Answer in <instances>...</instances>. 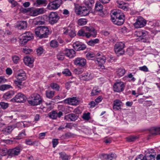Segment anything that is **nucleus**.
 Returning <instances> with one entry per match:
<instances>
[{"label": "nucleus", "instance_id": "f257e3e1", "mask_svg": "<svg viewBox=\"0 0 160 160\" xmlns=\"http://www.w3.org/2000/svg\"><path fill=\"white\" fill-rule=\"evenodd\" d=\"M35 32L36 35L41 38L48 37L50 32L48 28L45 26L38 27L35 28Z\"/></svg>", "mask_w": 160, "mask_h": 160}, {"label": "nucleus", "instance_id": "f03ea898", "mask_svg": "<svg viewBox=\"0 0 160 160\" xmlns=\"http://www.w3.org/2000/svg\"><path fill=\"white\" fill-rule=\"evenodd\" d=\"M28 101L31 105L35 106L41 104L42 101L39 94L35 93L31 95L28 98Z\"/></svg>", "mask_w": 160, "mask_h": 160}, {"label": "nucleus", "instance_id": "7ed1b4c3", "mask_svg": "<svg viewBox=\"0 0 160 160\" xmlns=\"http://www.w3.org/2000/svg\"><path fill=\"white\" fill-rule=\"evenodd\" d=\"M75 12L76 14L82 16L88 15L89 13V10L84 6H76L75 8Z\"/></svg>", "mask_w": 160, "mask_h": 160}, {"label": "nucleus", "instance_id": "20e7f679", "mask_svg": "<svg viewBox=\"0 0 160 160\" xmlns=\"http://www.w3.org/2000/svg\"><path fill=\"white\" fill-rule=\"evenodd\" d=\"M33 37L30 32H26L19 38V42L21 45H24L27 42L33 39Z\"/></svg>", "mask_w": 160, "mask_h": 160}, {"label": "nucleus", "instance_id": "39448f33", "mask_svg": "<svg viewBox=\"0 0 160 160\" xmlns=\"http://www.w3.org/2000/svg\"><path fill=\"white\" fill-rule=\"evenodd\" d=\"M125 47V44L122 42H117L114 47L115 53L119 55H122L124 53L123 48Z\"/></svg>", "mask_w": 160, "mask_h": 160}, {"label": "nucleus", "instance_id": "423d86ee", "mask_svg": "<svg viewBox=\"0 0 160 160\" xmlns=\"http://www.w3.org/2000/svg\"><path fill=\"white\" fill-rule=\"evenodd\" d=\"M61 4V0H54L49 3L47 8L50 10H55L60 7Z\"/></svg>", "mask_w": 160, "mask_h": 160}, {"label": "nucleus", "instance_id": "0eeeda50", "mask_svg": "<svg viewBox=\"0 0 160 160\" xmlns=\"http://www.w3.org/2000/svg\"><path fill=\"white\" fill-rule=\"evenodd\" d=\"M60 17L56 12H51L48 15V21L52 25L57 23Z\"/></svg>", "mask_w": 160, "mask_h": 160}, {"label": "nucleus", "instance_id": "6e6552de", "mask_svg": "<svg viewBox=\"0 0 160 160\" xmlns=\"http://www.w3.org/2000/svg\"><path fill=\"white\" fill-rule=\"evenodd\" d=\"M87 31L86 38H89L90 37L95 38L97 34V32L95 29L92 27L86 26L84 27Z\"/></svg>", "mask_w": 160, "mask_h": 160}, {"label": "nucleus", "instance_id": "1a4fd4ad", "mask_svg": "<svg viewBox=\"0 0 160 160\" xmlns=\"http://www.w3.org/2000/svg\"><path fill=\"white\" fill-rule=\"evenodd\" d=\"M26 99V97L23 94L19 93L16 95L11 101L14 102L21 103L25 102Z\"/></svg>", "mask_w": 160, "mask_h": 160}, {"label": "nucleus", "instance_id": "9d476101", "mask_svg": "<svg viewBox=\"0 0 160 160\" xmlns=\"http://www.w3.org/2000/svg\"><path fill=\"white\" fill-rule=\"evenodd\" d=\"M146 24V21L142 17L139 16L137 18L134 26L136 28H139L144 27Z\"/></svg>", "mask_w": 160, "mask_h": 160}, {"label": "nucleus", "instance_id": "9b49d317", "mask_svg": "<svg viewBox=\"0 0 160 160\" xmlns=\"http://www.w3.org/2000/svg\"><path fill=\"white\" fill-rule=\"evenodd\" d=\"M124 87L125 85L123 82L120 81L116 82L113 85V90L116 92H121L124 90Z\"/></svg>", "mask_w": 160, "mask_h": 160}, {"label": "nucleus", "instance_id": "f8f14e48", "mask_svg": "<svg viewBox=\"0 0 160 160\" xmlns=\"http://www.w3.org/2000/svg\"><path fill=\"white\" fill-rule=\"evenodd\" d=\"M74 64L79 67H83L86 64V59L82 58H78L74 60Z\"/></svg>", "mask_w": 160, "mask_h": 160}, {"label": "nucleus", "instance_id": "ddd939ff", "mask_svg": "<svg viewBox=\"0 0 160 160\" xmlns=\"http://www.w3.org/2000/svg\"><path fill=\"white\" fill-rule=\"evenodd\" d=\"M122 16L124 17L123 13H122L119 10H116L112 11L111 14V19L112 20H113L118 18H122Z\"/></svg>", "mask_w": 160, "mask_h": 160}, {"label": "nucleus", "instance_id": "4468645a", "mask_svg": "<svg viewBox=\"0 0 160 160\" xmlns=\"http://www.w3.org/2000/svg\"><path fill=\"white\" fill-rule=\"evenodd\" d=\"M63 115L62 112L59 111L58 112L55 111H52L49 113V117L52 119H55L57 118H60Z\"/></svg>", "mask_w": 160, "mask_h": 160}, {"label": "nucleus", "instance_id": "2eb2a0df", "mask_svg": "<svg viewBox=\"0 0 160 160\" xmlns=\"http://www.w3.org/2000/svg\"><path fill=\"white\" fill-rule=\"evenodd\" d=\"M64 102L65 103L74 105H77L79 103L78 101L75 97L67 98L64 100Z\"/></svg>", "mask_w": 160, "mask_h": 160}, {"label": "nucleus", "instance_id": "dca6fc26", "mask_svg": "<svg viewBox=\"0 0 160 160\" xmlns=\"http://www.w3.org/2000/svg\"><path fill=\"white\" fill-rule=\"evenodd\" d=\"M27 27V23L24 21H18L16 25L15 26V28L21 29L26 28Z\"/></svg>", "mask_w": 160, "mask_h": 160}, {"label": "nucleus", "instance_id": "f3484780", "mask_svg": "<svg viewBox=\"0 0 160 160\" xmlns=\"http://www.w3.org/2000/svg\"><path fill=\"white\" fill-rule=\"evenodd\" d=\"M68 57L72 58L75 56V51L72 49H66L63 51Z\"/></svg>", "mask_w": 160, "mask_h": 160}, {"label": "nucleus", "instance_id": "a211bd4d", "mask_svg": "<svg viewBox=\"0 0 160 160\" xmlns=\"http://www.w3.org/2000/svg\"><path fill=\"white\" fill-rule=\"evenodd\" d=\"M33 23L35 25H42L45 23V20L43 17L39 16L34 20Z\"/></svg>", "mask_w": 160, "mask_h": 160}, {"label": "nucleus", "instance_id": "6ab92c4d", "mask_svg": "<svg viewBox=\"0 0 160 160\" xmlns=\"http://www.w3.org/2000/svg\"><path fill=\"white\" fill-rule=\"evenodd\" d=\"M78 117L74 113H70L65 116L64 119L70 121H75L77 119Z\"/></svg>", "mask_w": 160, "mask_h": 160}, {"label": "nucleus", "instance_id": "aec40b11", "mask_svg": "<svg viewBox=\"0 0 160 160\" xmlns=\"http://www.w3.org/2000/svg\"><path fill=\"white\" fill-rule=\"evenodd\" d=\"M122 102L119 100L116 99L113 101V109L115 110H119L121 109Z\"/></svg>", "mask_w": 160, "mask_h": 160}, {"label": "nucleus", "instance_id": "412c9836", "mask_svg": "<svg viewBox=\"0 0 160 160\" xmlns=\"http://www.w3.org/2000/svg\"><path fill=\"white\" fill-rule=\"evenodd\" d=\"M23 60L25 64L29 66H31L34 62V59L28 56L25 57Z\"/></svg>", "mask_w": 160, "mask_h": 160}, {"label": "nucleus", "instance_id": "4be33fe9", "mask_svg": "<svg viewBox=\"0 0 160 160\" xmlns=\"http://www.w3.org/2000/svg\"><path fill=\"white\" fill-rule=\"evenodd\" d=\"M126 72V70L123 68H120L117 69L116 70V73L117 76L120 78L123 76Z\"/></svg>", "mask_w": 160, "mask_h": 160}, {"label": "nucleus", "instance_id": "5701e85b", "mask_svg": "<svg viewBox=\"0 0 160 160\" xmlns=\"http://www.w3.org/2000/svg\"><path fill=\"white\" fill-rule=\"evenodd\" d=\"M20 152V148L19 147H17L11 150L9 152V155L12 157L18 155L19 154Z\"/></svg>", "mask_w": 160, "mask_h": 160}, {"label": "nucleus", "instance_id": "b1692460", "mask_svg": "<svg viewBox=\"0 0 160 160\" xmlns=\"http://www.w3.org/2000/svg\"><path fill=\"white\" fill-rule=\"evenodd\" d=\"M82 76L83 79L86 81L91 80L93 78V74L89 72L85 73L82 74Z\"/></svg>", "mask_w": 160, "mask_h": 160}, {"label": "nucleus", "instance_id": "393cba45", "mask_svg": "<svg viewBox=\"0 0 160 160\" xmlns=\"http://www.w3.org/2000/svg\"><path fill=\"white\" fill-rule=\"evenodd\" d=\"M101 156L103 157L104 159H109L111 158L112 159H115L117 158V156L115 153H110L109 154H102Z\"/></svg>", "mask_w": 160, "mask_h": 160}, {"label": "nucleus", "instance_id": "a878e982", "mask_svg": "<svg viewBox=\"0 0 160 160\" xmlns=\"http://www.w3.org/2000/svg\"><path fill=\"white\" fill-rule=\"evenodd\" d=\"M122 18H118L113 20H112L115 24L120 26L122 25L124 21V17L122 16Z\"/></svg>", "mask_w": 160, "mask_h": 160}, {"label": "nucleus", "instance_id": "bb28decb", "mask_svg": "<svg viewBox=\"0 0 160 160\" xmlns=\"http://www.w3.org/2000/svg\"><path fill=\"white\" fill-rule=\"evenodd\" d=\"M16 78L17 80L19 81H23L27 79L26 73L23 71L18 73L16 76Z\"/></svg>", "mask_w": 160, "mask_h": 160}, {"label": "nucleus", "instance_id": "cd10ccee", "mask_svg": "<svg viewBox=\"0 0 160 160\" xmlns=\"http://www.w3.org/2000/svg\"><path fill=\"white\" fill-rule=\"evenodd\" d=\"M150 132L154 135H160V127L152 128L150 130Z\"/></svg>", "mask_w": 160, "mask_h": 160}, {"label": "nucleus", "instance_id": "c85d7f7f", "mask_svg": "<svg viewBox=\"0 0 160 160\" xmlns=\"http://www.w3.org/2000/svg\"><path fill=\"white\" fill-rule=\"evenodd\" d=\"M148 34V32L145 30H142L136 32L135 35L139 38L145 37Z\"/></svg>", "mask_w": 160, "mask_h": 160}, {"label": "nucleus", "instance_id": "c756f323", "mask_svg": "<svg viewBox=\"0 0 160 160\" xmlns=\"http://www.w3.org/2000/svg\"><path fill=\"white\" fill-rule=\"evenodd\" d=\"M64 34L68 35L71 38H73L76 36V32L74 30L67 29L64 32Z\"/></svg>", "mask_w": 160, "mask_h": 160}, {"label": "nucleus", "instance_id": "7c9ffc66", "mask_svg": "<svg viewBox=\"0 0 160 160\" xmlns=\"http://www.w3.org/2000/svg\"><path fill=\"white\" fill-rule=\"evenodd\" d=\"M44 12L43 8H38L34 10L32 12V15L34 16H36L39 14H42Z\"/></svg>", "mask_w": 160, "mask_h": 160}, {"label": "nucleus", "instance_id": "2f4dec72", "mask_svg": "<svg viewBox=\"0 0 160 160\" xmlns=\"http://www.w3.org/2000/svg\"><path fill=\"white\" fill-rule=\"evenodd\" d=\"M13 130L12 127L11 126H8L2 130L3 133L6 135L10 134Z\"/></svg>", "mask_w": 160, "mask_h": 160}, {"label": "nucleus", "instance_id": "473e14b6", "mask_svg": "<svg viewBox=\"0 0 160 160\" xmlns=\"http://www.w3.org/2000/svg\"><path fill=\"white\" fill-rule=\"evenodd\" d=\"M55 91H51L50 90H48L45 92V94L47 98H52L54 95Z\"/></svg>", "mask_w": 160, "mask_h": 160}, {"label": "nucleus", "instance_id": "72a5a7b5", "mask_svg": "<svg viewBox=\"0 0 160 160\" xmlns=\"http://www.w3.org/2000/svg\"><path fill=\"white\" fill-rule=\"evenodd\" d=\"M99 40L98 38H96L93 40H91L87 42V44L90 46H93L99 42Z\"/></svg>", "mask_w": 160, "mask_h": 160}, {"label": "nucleus", "instance_id": "f704fd0d", "mask_svg": "<svg viewBox=\"0 0 160 160\" xmlns=\"http://www.w3.org/2000/svg\"><path fill=\"white\" fill-rule=\"evenodd\" d=\"M14 94V92L12 91H10L5 93L3 95V97L5 99H8L11 98Z\"/></svg>", "mask_w": 160, "mask_h": 160}, {"label": "nucleus", "instance_id": "c9c22d12", "mask_svg": "<svg viewBox=\"0 0 160 160\" xmlns=\"http://www.w3.org/2000/svg\"><path fill=\"white\" fill-rule=\"evenodd\" d=\"M95 2L94 0H88L85 2V5L87 6L88 8H91L93 6Z\"/></svg>", "mask_w": 160, "mask_h": 160}, {"label": "nucleus", "instance_id": "e433bc0d", "mask_svg": "<svg viewBox=\"0 0 160 160\" xmlns=\"http://www.w3.org/2000/svg\"><path fill=\"white\" fill-rule=\"evenodd\" d=\"M155 154H150L149 155H146L144 156L145 160H155Z\"/></svg>", "mask_w": 160, "mask_h": 160}, {"label": "nucleus", "instance_id": "4c0bfd02", "mask_svg": "<svg viewBox=\"0 0 160 160\" xmlns=\"http://www.w3.org/2000/svg\"><path fill=\"white\" fill-rule=\"evenodd\" d=\"M106 60V58L103 56L102 58H97V61L100 65L103 64L105 62Z\"/></svg>", "mask_w": 160, "mask_h": 160}, {"label": "nucleus", "instance_id": "58836bf2", "mask_svg": "<svg viewBox=\"0 0 160 160\" xmlns=\"http://www.w3.org/2000/svg\"><path fill=\"white\" fill-rule=\"evenodd\" d=\"M103 8L102 5L100 2H97L96 3L95 9L97 11H101Z\"/></svg>", "mask_w": 160, "mask_h": 160}, {"label": "nucleus", "instance_id": "ea45409f", "mask_svg": "<svg viewBox=\"0 0 160 160\" xmlns=\"http://www.w3.org/2000/svg\"><path fill=\"white\" fill-rule=\"evenodd\" d=\"M12 88L11 86L9 84H3L0 85V90L4 91L7 89Z\"/></svg>", "mask_w": 160, "mask_h": 160}, {"label": "nucleus", "instance_id": "a19ab883", "mask_svg": "<svg viewBox=\"0 0 160 160\" xmlns=\"http://www.w3.org/2000/svg\"><path fill=\"white\" fill-rule=\"evenodd\" d=\"M26 135L25 132V130L23 129L22 130V132H20L17 136V138L18 139H21L23 138Z\"/></svg>", "mask_w": 160, "mask_h": 160}, {"label": "nucleus", "instance_id": "79ce46f5", "mask_svg": "<svg viewBox=\"0 0 160 160\" xmlns=\"http://www.w3.org/2000/svg\"><path fill=\"white\" fill-rule=\"evenodd\" d=\"M22 81L18 80L14 81V82L16 86H17L18 88L21 89L22 88L23 86Z\"/></svg>", "mask_w": 160, "mask_h": 160}, {"label": "nucleus", "instance_id": "37998d69", "mask_svg": "<svg viewBox=\"0 0 160 160\" xmlns=\"http://www.w3.org/2000/svg\"><path fill=\"white\" fill-rule=\"evenodd\" d=\"M59 154L62 160H68L69 157L64 152H60Z\"/></svg>", "mask_w": 160, "mask_h": 160}, {"label": "nucleus", "instance_id": "c03bdc74", "mask_svg": "<svg viewBox=\"0 0 160 160\" xmlns=\"http://www.w3.org/2000/svg\"><path fill=\"white\" fill-rule=\"evenodd\" d=\"M87 59L89 60H92L93 58L95 57V54L93 52H88L86 55Z\"/></svg>", "mask_w": 160, "mask_h": 160}, {"label": "nucleus", "instance_id": "a18cd8bd", "mask_svg": "<svg viewBox=\"0 0 160 160\" xmlns=\"http://www.w3.org/2000/svg\"><path fill=\"white\" fill-rule=\"evenodd\" d=\"M50 86L53 89H55L57 91H58L59 90V85L55 83H51Z\"/></svg>", "mask_w": 160, "mask_h": 160}, {"label": "nucleus", "instance_id": "49530a36", "mask_svg": "<svg viewBox=\"0 0 160 160\" xmlns=\"http://www.w3.org/2000/svg\"><path fill=\"white\" fill-rule=\"evenodd\" d=\"M78 35L80 36L86 37L87 33L86 32H85L83 29H82L79 30L78 33Z\"/></svg>", "mask_w": 160, "mask_h": 160}, {"label": "nucleus", "instance_id": "de8ad7c7", "mask_svg": "<svg viewBox=\"0 0 160 160\" xmlns=\"http://www.w3.org/2000/svg\"><path fill=\"white\" fill-rule=\"evenodd\" d=\"M20 58L17 55L13 56L12 57V59L14 64L18 63L20 60Z\"/></svg>", "mask_w": 160, "mask_h": 160}, {"label": "nucleus", "instance_id": "09e8293b", "mask_svg": "<svg viewBox=\"0 0 160 160\" xmlns=\"http://www.w3.org/2000/svg\"><path fill=\"white\" fill-rule=\"evenodd\" d=\"M87 23L86 19H81L78 20V23L79 25L82 26L85 25Z\"/></svg>", "mask_w": 160, "mask_h": 160}, {"label": "nucleus", "instance_id": "8fccbe9b", "mask_svg": "<svg viewBox=\"0 0 160 160\" xmlns=\"http://www.w3.org/2000/svg\"><path fill=\"white\" fill-rule=\"evenodd\" d=\"M50 46L52 48H56L58 46V43L56 40H52L50 42Z\"/></svg>", "mask_w": 160, "mask_h": 160}, {"label": "nucleus", "instance_id": "3c124183", "mask_svg": "<svg viewBox=\"0 0 160 160\" xmlns=\"http://www.w3.org/2000/svg\"><path fill=\"white\" fill-rule=\"evenodd\" d=\"M138 137L137 136H131L127 138V140L129 142H133L135 141L138 138Z\"/></svg>", "mask_w": 160, "mask_h": 160}, {"label": "nucleus", "instance_id": "603ef678", "mask_svg": "<svg viewBox=\"0 0 160 160\" xmlns=\"http://www.w3.org/2000/svg\"><path fill=\"white\" fill-rule=\"evenodd\" d=\"M65 55L64 52L63 53L60 52L57 55V58L58 60H62L64 58Z\"/></svg>", "mask_w": 160, "mask_h": 160}, {"label": "nucleus", "instance_id": "864d4df0", "mask_svg": "<svg viewBox=\"0 0 160 160\" xmlns=\"http://www.w3.org/2000/svg\"><path fill=\"white\" fill-rule=\"evenodd\" d=\"M90 113L89 112L85 113L83 114L82 118L85 120H88L90 118Z\"/></svg>", "mask_w": 160, "mask_h": 160}, {"label": "nucleus", "instance_id": "5fc2aeb1", "mask_svg": "<svg viewBox=\"0 0 160 160\" xmlns=\"http://www.w3.org/2000/svg\"><path fill=\"white\" fill-rule=\"evenodd\" d=\"M0 105L1 107L3 109H6L8 106V103H6L4 102H1L0 103Z\"/></svg>", "mask_w": 160, "mask_h": 160}, {"label": "nucleus", "instance_id": "6e6d98bb", "mask_svg": "<svg viewBox=\"0 0 160 160\" xmlns=\"http://www.w3.org/2000/svg\"><path fill=\"white\" fill-rule=\"evenodd\" d=\"M62 73L66 76H69L71 74V73L68 69H65L62 72Z\"/></svg>", "mask_w": 160, "mask_h": 160}, {"label": "nucleus", "instance_id": "4d7b16f0", "mask_svg": "<svg viewBox=\"0 0 160 160\" xmlns=\"http://www.w3.org/2000/svg\"><path fill=\"white\" fill-rule=\"evenodd\" d=\"M36 142V141H34L33 142H32L31 139H26L25 140V143L27 145H33L35 144V143Z\"/></svg>", "mask_w": 160, "mask_h": 160}, {"label": "nucleus", "instance_id": "13d9d810", "mask_svg": "<svg viewBox=\"0 0 160 160\" xmlns=\"http://www.w3.org/2000/svg\"><path fill=\"white\" fill-rule=\"evenodd\" d=\"M36 2L38 5H41L46 4L47 1L46 0H36Z\"/></svg>", "mask_w": 160, "mask_h": 160}, {"label": "nucleus", "instance_id": "bf43d9fd", "mask_svg": "<svg viewBox=\"0 0 160 160\" xmlns=\"http://www.w3.org/2000/svg\"><path fill=\"white\" fill-rule=\"evenodd\" d=\"M100 90H98L97 89H93L92 90L91 95L92 96H94L98 95L100 92Z\"/></svg>", "mask_w": 160, "mask_h": 160}, {"label": "nucleus", "instance_id": "052dcab7", "mask_svg": "<svg viewBox=\"0 0 160 160\" xmlns=\"http://www.w3.org/2000/svg\"><path fill=\"white\" fill-rule=\"evenodd\" d=\"M37 54L38 55H40L43 52V49L42 48L40 47L37 50Z\"/></svg>", "mask_w": 160, "mask_h": 160}, {"label": "nucleus", "instance_id": "680f3d73", "mask_svg": "<svg viewBox=\"0 0 160 160\" xmlns=\"http://www.w3.org/2000/svg\"><path fill=\"white\" fill-rule=\"evenodd\" d=\"M126 52L130 56H132L133 53V50L132 48H128L127 49Z\"/></svg>", "mask_w": 160, "mask_h": 160}, {"label": "nucleus", "instance_id": "e2e57ef3", "mask_svg": "<svg viewBox=\"0 0 160 160\" xmlns=\"http://www.w3.org/2000/svg\"><path fill=\"white\" fill-rule=\"evenodd\" d=\"M80 44L79 42H77L73 43V47L75 50L78 49V47L80 46Z\"/></svg>", "mask_w": 160, "mask_h": 160}, {"label": "nucleus", "instance_id": "0e129e2a", "mask_svg": "<svg viewBox=\"0 0 160 160\" xmlns=\"http://www.w3.org/2000/svg\"><path fill=\"white\" fill-rule=\"evenodd\" d=\"M58 139H53L52 140L53 147L55 148L58 144Z\"/></svg>", "mask_w": 160, "mask_h": 160}, {"label": "nucleus", "instance_id": "69168bd1", "mask_svg": "<svg viewBox=\"0 0 160 160\" xmlns=\"http://www.w3.org/2000/svg\"><path fill=\"white\" fill-rule=\"evenodd\" d=\"M78 49H77L76 50L77 51H80L82 50L85 49L86 48V46L84 44H80V46L78 47Z\"/></svg>", "mask_w": 160, "mask_h": 160}, {"label": "nucleus", "instance_id": "338daca9", "mask_svg": "<svg viewBox=\"0 0 160 160\" xmlns=\"http://www.w3.org/2000/svg\"><path fill=\"white\" fill-rule=\"evenodd\" d=\"M139 68V70L145 72H147L148 71V68L146 66L140 67Z\"/></svg>", "mask_w": 160, "mask_h": 160}, {"label": "nucleus", "instance_id": "774afa93", "mask_svg": "<svg viewBox=\"0 0 160 160\" xmlns=\"http://www.w3.org/2000/svg\"><path fill=\"white\" fill-rule=\"evenodd\" d=\"M144 155L140 154L135 159V160H145Z\"/></svg>", "mask_w": 160, "mask_h": 160}]
</instances>
